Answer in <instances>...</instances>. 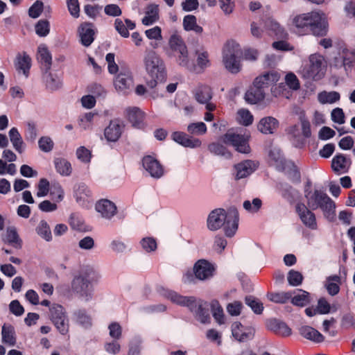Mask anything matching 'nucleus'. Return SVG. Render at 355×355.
<instances>
[{
	"label": "nucleus",
	"mask_w": 355,
	"mask_h": 355,
	"mask_svg": "<svg viewBox=\"0 0 355 355\" xmlns=\"http://www.w3.org/2000/svg\"><path fill=\"white\" fill-rule=\"evenodd\" d=\"M239 218V212L234 207H230L227 211L221 208L215 209L207 217V228L216 231L223 227L225 235L232 237L238 229Z\"/></svg>",
	"instance_id": "1"
},
{
	"label": "nucleus",
	"mask_w": 355,
	"mask_h": 355,
	"mask_svg": "<svg viewBox=\"0 0 355 355\" xmlns=\"http://www.w3.org/2000/svg\"><path fill=\"white\" fill-rule=\"evenodd\" d=\"M296 28L309 31L318 37L325 36L328 32V23L324 13L313 11L304 13L295 17Z\"/></svg>",
	"instance_id": "2"
},
{
	"label": "nucleus",
	"mask_w": 355,
	"mask_h": 355,
	"mask_svg": "<svg viewBox=\"0 0 355 355\" xmlns=\"http://www.w3.org/2000/svg\"><path fill=\"white\" fill-rule=\"evenodd\" d=\"M145 69L151 80L147 81L150 89H155L159 83H163L166 78V67L160 56L153 50H146L144 57Z\"/></svg>",
	"instance_id": "3"
},
{
	"label": "nucleus",
	"mask_w": 355,
	"mask_h": 355,
	"mask_svg": "<svg viewBox=\"0 0 355 355\" xmlns=\"http://www.w3.org/2000/svg\"><path fill=\"white\" fill-rule=\"evenodd\" d=\"M305 198L306 206L310 209L315 210L320 208L329 220L334 219L336 205L324 192L320 190H315L312 192L306 189Z\"/></svg>",
	"instance_id": "4"
},
{
	"label": "nucleus",
	"mask_w": 355,
	"mask_h": 355,
	"mask_svg": "<svg viewBox=\"0 0 355 355\" xmlns=\"http://www.w3.org/2000/svg\"><path fill=\"white\" fill-rule=\"evenodd\" d=\"M168 298L180 306H187L195 314L196 318L201 323L205 324L210 321L208 310L205 307L206 302L197 300L194 297H186L179 295L174 291L168 293Z\"/></svg>",
	"instance_id": "5"
},
{
	"label": "nucleus",
	"mask_w": 355,
	"mask_h": 355,
	"mask_svg": "<svg viewBox=\"0 0 355 355\" xmlns=\"http://www.w3.org/2000/svg\"><path fill=\"white\" fill-rule=\"evenodd\" d=\"M242 51L239 44L227 42L222 52V63L225 69L232 74L239 73L242 69Z\"/></svg>",
	"instance_id": "6"
},
{
	"label": "nucleus",
	"mask_w": 355,
	"mask_h": 355,
	"mask_svg": "<svg viewBox=\"0 0 355 355\" xmlns=\"http://www.w3.org/2000/svg\"><path fill=\"white\" fill-rule=\"evenodd\" d=\"M50 319L62 335L69 332V322L64 308L58 304H53L49 309Z\"/></svg>",
	"instance_id": "7"
},
{
	"label": "nucleus",
	"mask_w": 355,
	"mask_h": 355,
	"mask_svg": "<svg viewBox=\"0 0 355 355\" xmlns=\"http://www.w3.org/2000/svg\"><path fill=\"white\" fill-rule=\"evenodd\" d=\"M279 78L280 76L277 72L268 71L255 78L253 82L265 92H266L268 89L270 87V91L272 95L274 96H277L279 94V92L277 91V88L281 87V85H279L277 86L276 83L279 81Z\"/></svg>",
	"instance_id": "8"
},
{
	"label": "nucleus",
	"mask_w": 355,
	"mask_h": 355,
	"mask_svg": "<svg viewBox=\"0 0 355 355\" xmlns=\"http://www.w3.org/2000/svg\"><path fill=\"white\" fill-rule=\"evenodd\" d=\"M168 44L170 49L178 54V64L182 67L189 68L191 64L188 57V51L182 37L177 35H171Z\"/></svg>",
	"instance_id": "9"
},
{
	"label": "nucleus",
	"mask_w": 355,
	"mask_h": 355,
	"mask_svg": "<svg viewBox=\"0 0 355 355\" xmlns=\"http://www.w3.org/2000/svg\"><path fill=\"white\" fill-rule=\"evenodd\" d=\"M324 58L320 54H313L309 57V65L304 69V76L315 80L324 76Z\"/></svg>",
	"instance_id": "10"
},
{
	"label": "nucleus",
	"mask_w": 355,
	"mask_h": 355,
	"mask_svg": "<svg viewBox=\"0 0 355 355\" xmlns=\"http://www.w3.org/2000/svg\"><path fill=\"white\" fill-rule=\"evenodd\" d=\"M223 141L226 144L232 145L239 153H248L250 152L248 137L243 135L230 130L223 136Z\"/></svg>",
	"instance_id": "11"
},
{
	"label": "nucleus",
	"mask_w": 355,
	"mask_h": 355,
	"mask_svg": "<svg viewBox=\"0 0 355 355\" xmlns=\"http://www.w3.org/2000/svg\"><path fill=\"white\" fill-rule=\"evenodd\" d=\"M295 209L301 221L304 225L312 230L317 228L315 216L311 211V209L301 202L296 205Z\"/></svg>",
	"instance_id": "12"
},
{
	"label": "nucleus",
	"mask_w": 355,
	"mask_h": 355,
	"mask_svg": "<svg viewBox=\"0 0 355 355\" xmlns=\"http://www.w3.org/2000/svg\"><path fill=\"white\" fill-rule=\"evenodd\" d=\"M142 164L144 169L153 178H160L164 175V168L155 157L147 155L143 158Z\"/></svg>",
	"instance_id": "13"
},
{
	"label": "nucleus",
	"mask_w": 355,
	"mask_h": 355,
	"mask_svg": "<svg viewBox=\"0 0 355 355\" xmlns=\"http://www.w3.org/2000/svg\"><path fill=\"white\" fill-rule=\"evenodd\" d=\"M232 334L239 342H246L254 338V329L250 327H243L239 322L232 324Z\"/></svg>",
	"instance_id": "14"
},
{
	"label": "nucleus",
	"mask_w": 355,
	"mask_h": 355,
	"mask_svg": "<svg viewBox=\"0 0 355 355\" xmlns=\"http://www.w3.org/2000/svg\"><path fill=\"white\" fill-rule=\"evenodd\" d=\"M213 92L211 89L207 85L199 86L195 91L194 96L196 100L201 104L206 105V109L208 111L215 110L216 105L210 103L212 98Z\"/></svg>",
	"instance_id": "15"
},
{
	"label": "nucleus",
	"mask_w": 355,
	"mask_h": 355,
	"mask_svg": "<svg viewBox=\"0 0 355 355\" xmlns=\"http://www.w3.org/2000/svg\"><path fill=\"white\" fill-rule=\"evenodd\" d=\"M95 208L97 212L106 219H111L116 214L117 211L116 205L107 199L98 200L96 204Z\"/></svg>",
	"instance_id": "16"
},
{
	"label": "nucleus",
	"mask_w": 355,
	"mask_h": 355,
	"mask_svg": "<svg viewBox=\"0 0 355 355\" xmlns=\"http://www.w3.org/2000/svg\"><path fill=\"white\" fill-rule=\"evenodd\" d=\"M258 167V163L252 160H245L234 166L235 178H245L252 173Z\"/></svg>",
	"instance_id": "17"
},
{
	"label": "nucleus",
	"mask_w": 355,
	"mask_h": 355,
	"mask_svg": "<svg viewBox=\"0 0 355 355\" xmlns=\"http://www.w3.org/2000/svg\"><path fill=\"white\" fill-rule=\"evenodd\" d=\"M80 41L84 46H89L94 42L95 31L91 23H83L78 28Z\"/></svg>",
	"instance_id": "18"
},
{
	"label": "nucleus",
	"mask_w": 355,
	"mask_h": 355,
	"mask_svg": "<svg viewBox=\"0 0 355 355\" xmlns=\"http://www.w3.org/2000/svg\"><path fill=\"white\" fill-rule=\"evenodd\" d=\"M123 131V124L117 119L110 121L109 125L105 129L104 135L108 141L115 142L121 137Z\"/></svg>",
	"instance_id": "19"
},
{
	"label": "nucleus",
	"mask_w": 355,
	"mask_h": 355,
	"mask_svg": "<svg viewBox=\"0 0 355 355\" xmlns=\"http://www.w3.org/2000/svg\"><path fill=\"white\" fill-rule=\"evenodd\" d=\"M196 277L200 280H205L213 275L214 267L205 260H199L194 266Z\"/></svg>",
	"instance_id": "20"
},
{
	"label": "nucleus",
	"mask_w": 355,
	"mask_h": 355,
	"mask_svg": "<svg viewBox=\"0 0 355 355\" xmlns=\"http://www.w3.org/2000/svg\"><path fill=\"white\" fill-rule=\"evenodd\" d=\"M264 26L269 34L274 35L277 39H286L288 37V33L284 28L272 18H268L264 22Z\"/></svg>",
	"instance_id": "21"
},
{
	"label": "nucleus",
	"mask_w": 355,
	"mask_h": 355,
	"mask_svg": "<svg viewBox=\"0 0 355 355\" xmlns=\"http://www.w3.org/2000/svg\"><path fill=\"white\" fill-rule=\"evenodd\" d=\"M350 54L348 50L343 49L338 55L334 56L330 62V66L336 69L344 67L345 71L351 67V60L348 55Z\"/></svg>",
	"instance_id": "22"
},
{
	"label": "nucleus",
	"mask_w": 355,
	"mask_h": 355,
	"mask_svg": "<svg viewBox=\"0 0 355 355\" xmlns=\"http://www.w3.org/2000/svg\"><path fill=\"white\" fill-rule=\"evenodd\" d=\"M279 127V121L272 116L261 119L257 124V129L263 134H273Z\"/></svg>",
	"instance_id": "23"
},
{
	"label": "nucleus",
	"mask_w": 355,
	"mask_h": 355,
	"mask_svg": "<svg viewBox=\"0 0 355 355\" xmlns=\"http://www.w3.org/2000/svg\"><path fill=\"white\" fill-rule=\"evenodd\" d=\"M266 92L259 88L253 82L252 86L246 92L245 94V101L250 104H256L261 102L266 97Z\"/></svg>",
	"instance_id": "24"
},
{
	"label": "nucleus",
	"mask_w": 355,
	"mask_h": 355,
	"mask_svg": "<svg viewBox=\"0 0 355 355\" xmlns=\"http://www.w3.org/2000/svg\"><path fill=\"white\" fill-rule=\"evenodd\" d=\"M266 325L268 329L282 336H288L291 334V329L287 324L277 319L268 320Z\"/></svg>",
	"instance_id": "25"
},
{
	"label": "nucleus",
	"mask_w": 355,
	"mask_h": 355,
	"mask_svg": "<svg viewBox=\"0 0 355 355\" xmlns=\"http://www.w3.org/2000/svg\"><path fill=\"white\" fill-rule=\"evenodd\" d=\"M114 85L117 90L128 94L133 88V80L129 75L120 73L115 78Z\"/></svg>",
	"instance_id": "26"
},
{
	"label": "nucleus",
	"mask_w": 355,
	"mask_h": 355,
	"mask_svg": "<svg viewBox=\"0 0 355 355\" xmlns=\"http://www.w3.org/2000/svg\"><path fill=\"white\" fill-rule=\"evenodd\" d=\"M43 80L46 89L50 91H56L62 87V82L61 78L49 71H44Z\"/></svg>",
	"instance_id": "27"
},
{
	"label": "nucleus",
	"mask_w": 355,
	"mask_h": 355,
	"mask_svg": "<svg viewBox=\"0 0 355 355\" xmlns=\"http://www.w3.org/2000/svg\"><path fill=\"white\" fill-rule=\"evenodd\" d=\"M350 164V160L342 154L336 155L331 161V168L338 174L346 173Z\"/></svg>",
	"instance_id": "28"
},
{
	"label": "nucleus",
	"mask_w": 355,
	"mask_h": 355,
	"mask_svg": "<svg viewBox=\"0 0 355 355\" xmlns=\"http://www.w3.org/2000/svg\"><path fill=\"white\" fill-rule=\"evenodd\" d=\"M37 60L42 64L43 71L50 70L52 64V57L46 45L41 44L38 46Z\"/></svg>",
	"instance_id": "29"
},
{
	"label": "nucleus",
	"mask_w": 355,
	"mask_h": 355,
	"mask_svg": "<svg viewBox=\"0 0 355 355\" xmlns=\"http://www.w3.org/2000/svg\"><path fill=\"white\" fill-rule=\"evenodd\" d=\"M4 242L9 243L16 249H21L22 246V241L19 238L17 230L14 227H8L6 233L3 238Z\"/></svg>",
	"instance_id": "30"
},
{
	"label": "nucleus",
	"mask_w": 355,
	"mask_h": 355,
	"mask_svg": "<svg viewBox=\"0 0 355 355\" xmlns=\"http://www.w3.org/2000/svg\"><path fill=\"white\" fill-rule=\"evenodd\" d=\"M8 136L15 150L19 153H22L26 145L18 130L16 128H12L9 130Z\"/></svg>",
	"instance_id": "31"
},
{
	"label": "nucleus",
	"mask_w": 355,
	"mask_h": 355,
	"mask_svg": "<svg viewBox=\"0 0 355 355\" xmlns=\"http://www.w3.org/2000/svg\"><path fill=\"white\" fill-rule=\"evenodd\" d=\"M73 320L83 328L88 329L92 325V319L85 310L78 309L73 313Z\"/></svg>",
	"instance_id": "32"
},
{
	"label": "nucleus",
	"mask_w": 355,
	"mask_h": 355,
	"mask_svg": "<svg viewBox=\"0 0 355 355\" xmlns=\"http://www.w3.org/2000/svg\"><path fill=\"white\" fill-rule=\"evenodd\" d=\"M300 334L304 338L314 342L321 343L324 336L316 329L310 326H302L299 329Z\"/></svg>",
	"instance_id": "33"
},
{
	"label": "nucleus",
	"mask_w": 355,
	"mask_h": 355,
	"mask_svg": "<svg viewBox=\"0 0 355 355\" xmlns=\"http://www.w3.org/2000/svg\"><path fill=\"white\" fill-rule=\"evenodd\" d=\"M15 68L20 72L22 71L26 77L28 76V71L31 66V59L26 53L18 55L16 58Z\"/></svg>",
	"instance_id": "34"
},
{
	"label": "nucleus",
	"mask_w": 355,
	"mask_h": 355,
	"mask_svg": "<svg viewBox=\"0 0 355 355\" xmlns=\"http://www.w3.org/2000/svg\"><path fill=\"white\" fill-rule=\"evenodd\" d=\"M173 139L177 143L185 147L196 148L200 146L201 142L198 139H190L185 134L182 132H174Z\"/></svg>",
	"instance_id": "35"
},
{
	"label": "nucleus",
	"mask_w": 355,
	"mask_h": 355,
	"mask_svg": "<svg viewBox=\"0 0 355 355\" xmlns=\"http://www.w3.org/2000/svg\"><path fill=\"white\" fill-rule=\"evenodd\" d=\"M159 19V8L156 4H150L146 8L145 17L142 19V24L149 26Z\"/></svg>",
	"instance_id": "36"
},
{
	"label": "nucleus",
	"mask_w": 355,
	"mask_h": 355,
	"mask_svg": "<svg viewBox=\"0 0 355 355\" xmlns=\"http://www.w3.org/2000/svg\"><path fill=\"white\" fill-rule=\"evenodd\" d=\"M2 342L9 346L16 344L15 331L11 324H4L1 329Z\"/></svg>",
	"instance_id": "37"
},
{
	"label": "nucleus",
	"mask_w": 355,
	"mask_h": 355,
	"mask_svg": "<svg viewBox=\"0 0 355 355\" xmlns=\"http://www.w3.org/2000/svg\"><path fill=\"white\" fill-rule=\"evenodd\" d=\"M340 98V94L336 91H323L318 94V100L322 104H332L338 101Z\"/></svg>",
	"instance_id": "38"
},
{
	"label": "nucleus",
	"mask_w": 355,
	"mask_h": 355,
	"mask_svg": "<svg viewBox=\"0 0 355 355\" xmlns=\"http://www.w3.org/2000/svg\"><path fill=\"white\" fill-rule=\"evenodd\" d=\"M54 164L56 171L60 175L69 176L71 173V165L67 159L62 157H57L54 159Z\"/></svg>",
	"instance_id": "39"
},
{
	"label": "nucleus",
	"mask_w": 355,
	"mask_h": 355,
	"mask_svg": "<svg viewBox=\"0 0 355 355\" xmlns=\"http://www.w3.org/2000/svg\"><path fill=\"white\" fill-rule=\"evenodd\" d=\"M128 118L133 125H139L144 119V112L138 107H130L126 110Z\"/></svg>",
	"instance_id": "40"
},
{
	"label": "nucleus",
	"mask_w": 355,
	"mask_h": 355,
	"mask_svg": "<svg viewBox=\"0 0 355 355\" xmlns=\"http://www.w3.org/2000/svg\"><path fill=\"white\" fill-rule=\"evenodd\" d=\"M183 26L186 31H193L196 33L202 32V28L197 24L196 17L192 15L184 17Z\"/></svg>",
	"instance_id": "41"
},
{
	"label": "nucleus",
	"mask_w": 355,
	"mask_h": 355,
	"mask_svg": "<svg viewBox=\"0 0 355 355\" xmlns=\"http://www.w3.org/2000/svg\"><path fill=\"white\" fill-rule=\"evenodd\" d=\"M211 310L215 320L219 324H222L225 323V315L223 309L220 305L218 301L212 300L211 302Z\"/></svg>",
	"instance_id": "42"
},
{
	"label": "nucleus",
	"mask_w": 355,
	"mask_h": 355,
	"mask_svg": "<svg viewBox=\"0 0 355 355\" xmlns=\"http://www.w3.org/2000/svg\"><path fill=\"white\" fill-rule=\"evenodd\" d=\"M267 297L272 302L284 304L292 297V293L290 292L270 293H268Z\"/></svg>",
	"instance_id": "43"
},
{
	"label": "nucleus",
	"mask_w": 355,
	"mask_h": 355,
	"mask_svg": "<svg viewBox=\"0 0 355 355\" xmlns=\"http://www.w3.org/2000/svg\"><path fill=\"white\" fill-rule=\"evenodd\" d=\"M90 282L85 277L78 276L75 277L71 283L72 289L78 294L90 286Z\"/></svg>",
	"instance_id": "44"
},
{
	"label": "nucleus",
	"mask_w": 355,
	"mask_h": 355,
	"mask_svg": "<svg viewBox=\"0 0 355 355\" xmlns=\"http://www.w3.org/2000/svg\"><path fill=\"white\" fill-rule=\"evenodd\" d=\"M90 194L91 191L87 189V187L85 185H78V187L76 191L77 202L81 204L82 205H84L85 202L88 201Z\"/></svg>",
	"instance_id": "45"
},
{
	"label": "nucleus",
	"mask_w": 355,
	"mask_h": 355,
	"mask_svg": "<svg viewBox=\"0 0 355 355\" xmlns=\"http://www.w3.org/2000/svg\"><path fill=\"white\" fill-rule=\"evenodd\" d=\"M293 304L298 306H304L310 302L309 293L305 291H300V293L291 297Z\"/></svg>",
	"instance_id": "46"
},
{
	"label": "nucleus",
	"mask_w": 355,
	"mask_h": 355,
	"mask_svg": "<svg viewBox=\"0 0 355 355\" xmlns=\"http://www.w3.org/2000/svg\"><path fill=\"white\" fill-rule=\"evenodd\" d=\"M36 231L37 234L46 241H49L51 240L52 236L51 230L46 221L41 220L36 228Z\"/></svg>",
	"instance_id": "47"
},
{
	"label": "nucleus",
	"mask_w": 355,
	"mask_h": 355,
	"mask_svg": "<svg viewBox=\"0 0 355 355\" xmlns=\"http://www.w3.org/2000/svg\"><path fill=\"white\" fill-rule=\"evenodd\" d=\"M245 304L257 314H260L263 310V304L252 296H248L245 299Z\"/></svg>",
	"instance_id": "48"
},
{
	"label": "nucleus",
	"mask_w": 355,
	"mask_h": 355,
	"mask_svg": "<svg viewBox=\"0 0 355 355\" xmlns=\"http://www.w3.org/2000/svg\"><path fill=\"white\" fill-rule=\"evenodd\" d=\"M35 32L40 37L46 36L50 31L49 22L46 19L40 20L35 25Z\"/></svg>",
	"instance_id": "49"
},
{
	"label": "nucleus",
	"mask_w": 355,
	"mask_h": 355,
	"mask_svg": "<svg viewBox=\"0 0 355 355\" xmlns=\"http://www.w3.org/2000/svg\"><path fill=\"white\" fill-rule=\"evenodd\" d=\"M262 205V202L259 198H254L252 202L250 200H245L243 202V208L250 212V213H256L261 208Z\"/></svg>",
	"instance_id": "50"
},
{
	"label": "nucleus",
	"mask_w": 355,
	"mask_h": 355,
	"mask_svg": "<svg viewBox=\"0 0 355 355\" xmlns=\"http://www.w3.org/2000/svg\"><path fill=\"white\" fill-rule=\"evenodd\" d=\"M238 119L240 123L247 126L252 123L253 116L248 110L241 109L238 111Z\"/></svg>",
	"instance_id": "51"
},
{
	"label": "nucleus",
	"mask_w": 355,
	"mask_h": 355,
	"mask_svg": "<svg viewBox=\"0 0 355 355\" xmlns=\"http://www.w3.org/2000/svg\"><path fill=\"white\" fill-rule=\"evenodd\" d=\"M208 148L211 153L216 155H221L225 157H229L230 156V153L222 144L218 143H212L209 146Z\"/></svg>",
	"instance_id": "52"
},
{
	"label": "nucleus",
	"mask_w": 355,
	"mask_h": 355,
	"mask_svg": "<svg viewBox=\"0 0 355 355\" xmlns=\"http://www.w3.org/2000/svg\"><path fill=\"white\" fill-rule=\"evenodd\" d=\"M287 279L290 285L296 286L302 284L303 276L300 272L291 270L288 274Z\"/></svg>",
	"instance_id": "53"
},
{
	"label": "nucleus",
	"mask_w": 355,
	"mask_h": 355,
	"mask_svg": "<svg viewBox=\"0 0 355 355\" xmlns=\"http://www.w3.org/2000/svg\"><path fill=\"white\" fill-rule=\"evenodd\" d=\"M220 8L225 15H230L234 10V0H219Z\"/></svg>",
	"instance_id": "54"
},
{
	"label": "nucleus",
	"mask_w": 355,
	"mask_h": 355,
	"mask_svg": "<svg viewBox=\"0 0 355 355\" xmlns=\"http://www.w3.org/2000/svg\"><path fill=\"white\" fill-rule=\"evenodd\" d=\"M187 129L190 133L194 135H202L207 131V127L203 122L191 123Z\"/></svg>",
	"instance_id": "55"
},
{
	"label": "nucleus",
	"mask_w": 355,
	"mask_h": 355,
	"mask_svg": "<svg viewBox=\"0 0 355 355\" xmlns=\"http://www.w3.org/2000/svg\"><path fill=\"white\" fill-rule=\"evenodd\" d=\"M40 150L43 152H50L53 148V141L49 137H42L38 141Z\"/></svg>",
	"instance_id": "56"
},
{
	"label": "nucleus",
	"mask_w": 355,
	"mask_h": 355,
	"mask_svg": "<svg viewBox=\"0 0 355 355\" xmlns=\"http://www.w3.org/2000/svg\"><path fill=\"white\" fill-rule=\"evenodd\" d=\"M44 4L40 1H35L28 10V15L32 18H37L43 10Z\"/></svg>",
	"instance_id": "57"
},
{
	"label": "nucleus",
	"mask_w": 355,
	"mask_h": 355,
	"mask_svg": "<svg viewBox=\"0 0 355 355\" xmlns=\"http://www.w3.org/2000/svg\"><path fill=\"white\" fill-rule=\"evenodd\" d=\"M67 8L71 15L78 18L80 15V6L78 0H67Z\"/></svg>",
	"instance_id": "58"
},
{
	"label": "nucleus",
	"mask_w": 355,
	"mask_h": 355,
	"mask_svg": "<svg viewBox=\"0 0 355 355\" xmlns=\"http://www.w3.org/2000/svg\"><path fill=\"white\" fill-rule=\"evenodd\" d=\"M197 64L200 68H207L209 66V55L207 51H196Z\"/></svg>",
	"instance_id": "59"
},
{
	"label": "nucleus",
	"mask_w": 355,
	"mask_h": 355,
	"mask_svg": "<svg viewBox=\"0 0 355 355\" xmlns=\"http://www.w3.org/2000/svg\"><path fill=\"white\" fill-rule=\"evenodd\" d=\"M109 334L114 340H119L121 337L122 329L117 322H112L108 326Z\"/></svg>",
	"instance_id": "60"
},
{
	"label": "nucleus",
	"mask_w": 355,
	"mask_h": 355,
	"mask_svg": "<svg viewBox=\"0 0 355 355\" xmlns=\"http://www.w3.org/2000/svg\"><path fill=\"white\" fill-rule=\"evenodd\" d=\"M285 83L289 88L297 90L300 88V83L297 76L293 73H288L285 76Z\"/></svg>",
	"instance_id": "61"
},
{
	"label": "nucleus",
	"mask_w": 355,
	"mask_h": 355,
	"mask_svg": "<svg viewBox=\"0 0 355 355\" xmlns=\"http://www.w3.org/2000/svg\"><path fill=\"white\" fill-rule=\"evenodd\" d=\"M242 307L243 305L241 302L234 301L227 304V311L231 315L237 316L240 315Z\"/></svg>",
	"instance_id": "62"
},
{
	"label": "nucleus",
	"mask_w": 355,
	"mask_h": 355,
	"mask_svg": "<svg viewBox=\"0 0 355 355\" xmlns=\"http://www.w3.org/2000/svg\"><path fill=\"white\" fill-rule=\"evenodd\" d=\"M77 158L83 162H89L91 159L90 151L84 146H80L76 150Z\"/></svg>",
	"instance_id": "63"
},
{
	"label": "nucleus",
	"mask_w": 355,
	"mask_h": 355,
	"mask_svg": "<svg viewBox=\"0 0 355 355\" xmlns=\"http://www.w3.org/2000/svg\"><path fill=\"white\" fill-rule=\"evenodd\" d=\"M141 244L144 250L146 252H153L157 248L155 240L150 237L144 238L141 240Z\"/></svg>",
	"instance_id": "64"
}]
</instances>
